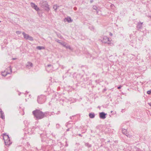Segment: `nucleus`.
I'll return each mask as SVG.
<instances>
[{
    "mask_svg": "<svg viewBox=\"0 0 151 151\" xmlns=\"http://www.w3.org/2000/svg\"><path fill=\"white\" fill-rule=\"evenodd\" d=\"M48 112L47 111L43 112L39 109H36L32 111V114L34 117L37 120L46 117L47 115L48 114Z\"/></svg>",
    "mask_w": 151,
    "mask_h": 151,
    "instance_id": "1",
    "label": "nucleus"
},
{
    "mask_svg": "<svg viewBox=\"0 0 151 151\" xmlns=\"http://www.w3.org/2000/svg\"><path fill=\"white\" fill-rule=\"evenodd\" d=\"M40 4L42 7L45 8L46 10L48 12L49 11L50 8L47 1H41L40 2Z\"/></svg>",
    "mask_w": 151,
    "mask_h": 151,
    "instance_id": "2",
    "label": "nucleus"
},
{
    "mask_svg": "<svg viewBox=\"0 0 151 151\" xmlns=\"http://www.w3.org/2000/svg\"><path fill=\"white\" fill-rule=\"evenodd\" d=\"M3 139L6 145H9L11 144L10 141H9V137L8 135H5L3 136Z\"/></svg>",
    "mask_w": 151,
    "mask_h": 151,
    "instance_id": "3",
    "label": "nucleus"
},
{
    "mask_svg": "<svg viewBox=\"0 0 151 151\" xmlns=\"http://www.w3.org/2000/svg\"><path fill=\"white\" fill-rule=\"evenodd\" d=\"M23 35L24 38L26 40H29L32 41L33 40V38L29 36L28 34H26L24 32H23L22 33Z\"/></svg>",
    "mask_w": 151,
    "mask_h": 151,
    "instance_id": "4",
    "label": "nucleus"
},
{
    "mask_svg": "<svg viewBox=\"0 0 151 151\" xmlns=\"http://www.w3.org/2000/svg\"><path fill=\"white\" fill-rule=\"evenodd\" d=\"M7 69H9V72H8L6 70H5L4 71V72H3L2 73V75L3 76H5L6 75H7V74H11L12 72V69L11 68V66H9V67H8Z\"/></svg>",
    "mask_w": 151,
    "mask_h": 151,
    "instance_id": "5",
    "label": "nucleus"
},
{
    "mask_svg": "<svg viewBox=\"0 0 151 151\" xmlns=\"http://www.w3.org/2000/svg\"><path fill=\"white\" fill-rule=\"evenodd\" d=\"M111 41V39H109L108 37L106 36H104L103 39L102 40V42L103 43H107L109 44H110V43L108 42H110Z\"/></svg>",
    "mask_w": 151,
    "mask_h": 151,
    "instance_id": "6",
    "label": "nucleus"
},
{
    "mask_svg": "<svg viewBox=\"0 0 151 151\" xmlns=\"http://www.w3.org/2000/svg\"><path fill=\"white\" fill-rule=\"evenodd\" d=\"M106 114L104 112H101L99 113V116L101 119H104L106 118Z\"/></svg>",
    "mask_w": 151,
    "mask_h": 151,
    "instance_id": "7",
    "label": "nucleus"
},
{
    "mask_svg": "<svg viewBox=\"0 0 151 151\" xmlns=\"http://www.w3.org/2000/svg\"><path fill=\"white\" fill-rule=\"evenodd\" d=\"M32 63L30 62H29L26 65V67L29 69H30L31 67H32Z\"/></svg>",
    "mask_w": 151,
    "mask_h": 151,
    "instance_id": "8",
    "label": "nucleus"
},
{
    "mask_svg": "<svg viewBox=\"0 0 151 151\" xmlns=\"http://www.w3.org/2000/svg\"><path fill=\"white\" fill-rule=\"evenodd\" d=\"M0 114L1 115L0 117L2 119H4L5 117L4 114V112H3L1 109H0Z\"/></svg>",
    "mask_w": 151,
    "mask_h": 151,
    "instance_id": "9",
    "label": "nucleus"
},
{
    "mask_svg": "<svg viewBox=\"0 0 151 151\" xmlns=\"http://www.w3.org/2000/svg\"><path fill=\"white\" fill-rule=\"evenodd\" d=\"M122 133L125 134H126V135L127 137H130V135L129 134L127 135V131L126 129H122Z\"/></svg>",
    "mask_w": 151,
    "mask_h": 151,
    "instance_id": "10",
    "label": "nucleus"
},
{
    "mask_svg": "<svg viewBox=\"0 0 151 151\" xmlns=\"http://www.w3.org/2000/svg\"><path fill=\"white\" fill-rule=\"evenodd\" d=\"M143 23V22H139L137 25V28L139 29H141L142 27Z\"/></svg>",
    "mask_w": 151,
    "mask_h": 151,
    "instance_id": "11",
    "label": "nucleus"
},
{
    "mask_svg": "<svg viewBox=\"0 0 151 151\" xmlns=\"http://www.w3.org/2000/svg\"><path fill=\"white\" fill-rule=\"evenodd\" d=\"M89 116L90 118H93L95 117V115L94 113H90L89 114Z\"/></svg>",
    "mask_w": 151,
    "mask_h": 151,
    "instance_id": "12",
    "label": "nucleus"
},
{
    "mask_svg": "<svg viewBox=\"0 0 151 151\" xmlns=\"http://www.w3.org/2000/svg\"><path fill=\"white\" fill-rule=\"evenodd\" d=\"M51 66V65H47V66L46 67V69L47 71L48 72L50 71V67Z\"/></svg>",
    "mask_w": 151,
    "mask_h": 151,
    "instance_id": "13",
    "label": "nucleus"
},
{
    "mask_svg": "<svg viewBox=\"0 0 151 151\" xmlns=\"http://www.w3.org/2000/svg\"><path fill=\"white\" fill-rule=\"evenodd\" d=\"M41 99V97H39L37 99V101L40 104H42L43 102V101H42Z\"/></svg>",
    "mask_w": 151,
    "mask_h": 151,
    "instance_id": "14",
    "label": "nucleus"
},
{
    "mask_svg": "<svg viewBox=\"0 0 151 151\" xmlns=\"http://www.w3.org/2000/svg\"><path fill=\"white\" fill-rule=\"evenodd\" d=\"M66 21L68 22H71L73 21V20L71 19L70 17H67L66 19Z\"/></svg>",
    "mask_w": 151,
    "mask_h": 151,
    "instance_id": "15",
    "label": "nucleus"
},
{
    "mask_svg": "<svg viewBox=\"0 0 151 151\" xmlns=\"http://www.w3.org/2000/svg\"><path fill=\"white\" fill-rule=\"evenodd\" d=\"M36 48L38 50H41L42 49H44L45 48L43 46H38Z\"/></svg>",
    "mask_w": 151,
    "mask_h": 151,
    "instance_id": "16",
    "label": "nucleus"
},
{
    "mask_svg": "<svg viewBox=\"0 0 151 151\" xmlns=\"http://www.w3.org/2000/svg\"><path fill=\"white\" fill-rule=\"evenodd\" d=\"M59 7V6H57V5H54L53 6V8L54 9V10L55 12L57 11V10L58 7Z\"/></svg>",
    "mask_w": 151,
    "mask_h": 151,
    "instance_id": "17",
    "label": "nucleus"
},
{
    "mask_svg": "<svg viewBox=\"0 0 151 151\" xmlns=\"http://www.w3.org/2000/svg\"><path fill=\"white\" fill-rule=\"evenodd\" d=\"M33 8L37 11H38L39 10V8L37 7V6L36 5H35V7H33Z\"/></svg>",
    "mask_w": 151,
    "mask_h": 151,
    "instance_id": "18",
    "label": "nucleus"
},
{
    "mask_svg": "<svg viewBox=\"0 0 151 151\" xmlns=\"http://www.w3.org/2000/svg\"><path fill=\"white\" fill-rule=\"evenodd\" d=\"M85 145L86 146L88 147H91V145L89 144L88 143H86Z\"/></svg>",
    "mask_w": 151,
    "mask_h": 151,
    "instance_id": "19",
    "label": "nucleus"
},
{
    "mask_svg": "<svg viewBox=\"0 0 151 151\" xmlns=\"http://www.w3.org/2000/svg\"><path fill=\"white\" fill-rule=\"evenodd\" d=\"M30 5L33 8V7H34L35 6V3H33L32 2H31L30 3Z\"/></svg>",
    "mask_w": 151,
    "mask_h": 151,
    "instance_id": "20",
    "label": "nucleus"
},
{
    "mask_svg": "<svg viewBox=\"0 0 151 151\" xmlns=\"http://www.w3.org/2000/svg\"><path fill=\"white\" fill-rule=\"evenodd\" d=\"M65 47L66 48H67V49H69L70 50L71 49V47H70V46L69 45H66V46H65Z\"/></svg>",
    "mask_w": 151,
    "mask_h": 151,
    "instance_id": "21",
    "label": "nucleus"
},
{
    "mask_svg": "<svg viewBox=\"0 0 151 151\" xmlns=\"http://www.w3.org/2000/svg\"><path fill=\"white\" fill-rule=\"evenodd\" d=\"M93 9H94L95 10H96L97 9V7L96 6H93Z\"/></svg>",
    "mask_w": 151,
    "mask_h": 151,
    "instance_id": "22",
    "label": "nucleus"
},
{
    "mask_svg": "<svg viewBox=\"0 0 151 151\" xmlns=\"http://www.w3.org/2000/svg\"><path fill=\"white\" fill-rule=\"evenodd\" d=\"M16 33L18 35H19V34H20L21 33V31H17L16 32Z\"/></svg>",
    "mask_w": 151,
    "mask_h": 151,
    "instance_id": "23",
    "label": "nucleus"
},
{
    "mask_svg": "<svg viewBox=\"0 0 151 151\" xmlns=\"http://www.w3.org/2000/svg\"><path fill=\"white\" fill-rule=\"evenodd\" d=\"M61 44L63 46H64L65 47L66 45V44L65 43H61Z\"/></svg>",
    "mask_w": 151,
    "mask_h": 151,
    "instance_id": "24",
    "label": "nucleus"
},
{
    "mask_svg": "<svg viewBox=\"0 0 151 151\" xmlns=\"http://www.w3.org/2000/svg\"><path fill=\"white\" fill-rule=\"evenodd\" d=\"M147 93L148 94H150L151 93V89L149 91H148L147 92Z\"/></svg>",
    "mask_w": 151,
    "mask_h": 151,
    "instance_id": "25",
    "label": "nucleus"
},
{
    "mask_svg": "<svg viewBox=\"0 0 151 151\" xmlns=\"http://www.w3.org/2000/svg\"><path fill=\"white\" fill-rule=\"evenodd\" d=\"M121 87H122V86H119L117 88L118 89H119L121 88Z\"/></svg>",
    "mask_w": 151,
    "mask_h": 151,
    "instance_id": "26",
    "label": "nucleus"
},
{
    "mask_svg": "<svg viewBox=\"0 0 151 151\" xmlns=\"http://www.w3.org/2000/svg\"><path fill=\"white\" fill-rule=\"evenodd\" d=\"M148 104L150 106H151V103L150 102V103H148Z\"/></svg>",
    "mask_w": 151,
    "mask_h": 151,
    "instance_id": "27",
    "label": "nucleus"
},
{
    "mask_svg": "<svg viewBox=\"0 0 151 151\" xmlns=\"http://www.w3.org/2000/svg\"><path fill=\"white\" fill-rule=\"evenodd\" d=\"M60 40H58L57 41V42H58L59 43H60V44H61V42H60Z\"/></svg>",
    "mask_w": 151,
    "mask_h": 151,
    "instance_id": "28",
    "label": "nucleus"
},
{
    "mask_svg": "<svg viewBox=\"0 0 151 151\" xmlns=\"http://www.w3.org/2000/svg\"><path fill=\"white\" fill-rule=\"evenodd\" d=\"M112 34L111 33H110V34H109V35L110 36H112Z\"/></svg>",
    "mask_w": 151,
    "mask_h": 151,
    "instance_id": "29",
    "label": "nucleus"
},
{
    "mask_svg": "<svg viewBox=\"0 0 151 151\" xmlns=\"http://www.w3.org/2000/svg\"><path fill=\"white\" fill-rule=\"evenodd\" d=\"M93 1V0H91V1H90L91 3Z\"/></svg>",
    "mask_w": 151,
    "mask_h": 151,
    "instance_id": "30",
    "label": "nucleus"
},
{
    "mask_svg": "<svg viewBox=\"0 0 151 151\" xmlns=\"http://www.w3.org/2000/svg\"><path fill=\"white\" fill-rule=\"evenodd\" d=\"M69 129H68L67 130V131H69Z\"/></svg>",
    "mask_w": 151,
    "mask_h": 151,
    "instance_id": "31",
    "label": "nucleus"
},
{
    "mask_svg": "<svg viewBox=\"0 0 151 151\" xmlns=\"http://www.w3.org/2000/svg\"><path fill=\"white\" fill-rule=\"evenodd\" d=\"M13 60H15V59H16V58H13Z\"/></svg>",
    "mask_w": 151,
    "mask_h": 151,
    "instance_id": "32",
    "label": "nucleus"
},
{
    "mask_svg": "<svg viewBox=\"0 0 151 151\" xmlns=\"http://www.w3.org/2000/svg\"><path fill=\"white\" fill-rule=\"evenodd\" d=\"M74 10H75L76 9H76H75V8H74Z\"/></svg>",
    "mask_w": 151,
    "mask_h": 151,
    "instance_id": "33",
    "label": "nucleus"
},
{
    "mask_svg": "<svg viewBox=\"0 0 151 151\" xmlns=\"http://www.w3.org/2000/svg\"><path fill=\"white\" fill-rule=\"evenodd\" d=\"M74 10H75L76 9H76H75V8H74Z\"/></svg>",
    "mask_w": 151,
    "mask_h": 151,
    "instance_id": "34",
    "label": "nucleus"
},
{
    "mask_svg": "<svg viewBox=\"0 0 151 151\" xmlns=\"http://www.w3.org/2000/svg\"><path fill=\"white\" fill-rule=\"evenodd\" d=\"M74 10H75L76 9H76H75V8H74Z\"/></svg>",
    "mask_w": 151,
    "mask_h": 151,
    "instance_id": "35",
    "label": "nucleus"
},
{
    "mask_svg": "<svg viewBox=\"0 0 151 151\" xmlns=\"http://www.w3.org/2000/svg\"><path fill=\"white\" fill-rule=\"evenodd\" d=\"M74 10H75L76 9H76H75V8H74Z\"/></svg>",
    "mask_w": 151,
    "mask_h": 151,
    "instance_id": "36",
    "label": "nucleus"
},
{
    "mask_svg": "<svg viewBox=\"0 0 151 151\" xmlns=\"http://www.w3.org/2000/svg\"><path fill=\"white\" fill-rule=\"evenodd\" d=\"M111 113H112V111H111Z\"/></svg>",
    "mask_w": 151,
    "mask_h": 151,
    "instance_id": "37",
    "label": "nucleus"
},
{
    "mask_svg": "<svg viewBox=\"0 0 151 151\" xmlns=\"http://www.w3.org/2000/svg\"><path fill=\"white\" fill-rule=\"evenodd\" d=\"M1 22V21H0V23Z\"/></svg>",
    "mask_w": 151,
    "mask_h": 151,
    "instance_id": "38",
    "label": "nucleus"
}]
</instances>
